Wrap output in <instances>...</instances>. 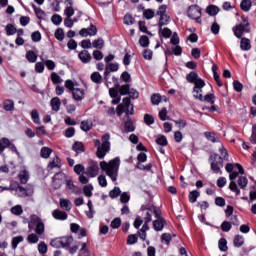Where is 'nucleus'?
Wrapping results in <instances>:
<instances>
[{
	"mask_svg": "<svg viewBox=\"0 0 256 256\" xmlns=\"http://www.w3.org/2000/svg\"><path fill=\"white\" fill-rule=\"evenodd\" d=\"M60 207L66 211H71V201L69 199H60Z\"/></svg>",
	"mask_w": 256,
	"mask_h": 256,
	"instance_id": "45",
	"label": "nucleus"
},
{
	"mask_svg": "<svg viewBox=\"0 0 256 256\" xmlns=\"http://www.w3.org/2000/svg\"><path fill=\"white\" fill-rule=\"evenodd\" d=\"M233 245L236 248L243 247V245H245V238L242 235H236L233 240Z\"/></svg>",
	"mask_w": 256,
	"mask_h": 256,
	"instance_id": "30",
	"label": "nucleus"
},
{
	"mask_svg": "<svg viewBox=\"0 0 256 256\" xmlns=\"http://www.w3.org/2000/svg\"><path fill=\"white\" fill-rule=\"evenodd\" d=\"M52 181L55 185V189H59V187H61V185H63V173H56L53 178Z\"/></svg>",
	"mask_w": 256,
	"mask_h": 256,
	"instance_id": "22",
	"label": "nucleus"
},
{
	"mask_svg": "<svg viewBox=\"0 0 256 256\" xmlns=\"http://www.w3.org/2000/svg\"><path fill=\"white\" fill-rule=\"evenodd\" d=\"M92 83H96V85H101L103 83V76L99 72H93L90 76Z\"/></svg>",
	"mask_w": 256,
	"mask_h": 256,
	"instance_id": "27",
	"label": "nucleus"
},
{
	"mask_svg": "<svg viewBox=\"0 0 256 256\" xmlns=\"http://www.w3.org/2000/svg\"><path fill=\"white\" fill-rule=\"evenodd\" d=\"M57 167H61V159L59 156H55L48 164V169H55Z\"/></svg>",
	"mask_w": 256,
	"mask_h": 256,
	"instance_id": "34",
	"label": "nucleus"
},
{
	"mask_svg": "<svg viewBox=\"0 0 256 256\" xmlns=\"http://www.w3.org/2000/svg\"><path fill=\"white\" fill-rule=\"evenodd\" d=\"M141 211H150L156 219H163V217H161V210L154 205L142 206Z\"/></svg>",
	"mask_w": 256,
	"mask_h": 256,
	"instance_id": "12",
	"label": "nucleus"
},
{
	"mask_svg": "<svg viewBox=\"0 0 256 256\" xmlns=\"http://www.w3.org/2000/svg\"><path fill=\"white\" fill-rule=\"evenodd\" d=\"M210 163V169L216 175H221V169H223V157H219V154L213 153L208 159Z\"/></svg>",
	"mask_w": 256,
	"mask_h": 256,
	"instance_id": "4",
	"label": "nucleus"
},
{
	"mask_svg": "<svg viewBox=\"0 0 256 256\" xmlns=\"http://www.w3.org/2000/svg\"><path fill=\"white\" fill-rule=\"evenodd\" d=\"M120 195H121V188L117 186L114 187V189L109 192L110 199H117V197H120Z\"/></svg>",
	"mask_w": 256,
	"mask_h": 256,
	"instance_id": "50",
	"label": "nucleus"
},
{
	"mask_svg": "<svg viewBox=\"0 0 256 256\" xmlns=\"http://www.w3.org/2000/svg\"><path fill=\"white\" fill-rule=\"evenodd\" d=\"M156 144L160 145V147H167V145H169V142L167 141V137L165 135H161L156 139Z\"/></svg>",
	"mask_w": 256,
	"mask_h": 256,
	"instance_id": "48",
	"label": "nucleus"
},
{
	"mask_svg": "<svg viewBox=\"0 0 256 256\" xmlns=\"http://www.w3.org/2000/svg\"><path fill=\"white\" fill-rule=\"evenodd\" d=\"M93 49H103L105 47V41L102 38H98L92 42Z\"/></svg>",
	"mask_w": 256,
	"mask_h": 256,
	"instance_id": "44",
	"label": "nucleus"
},
{
	"mask_svg": "<svg viewBox=\"0 0 256 256\" xmlns=\"http://www.w3.org/2000/svg\"><path fill=\"white\" fill-rule=\"evenodd\" d=\"M18 179L22 185H26L27 181H29V172H27V170H22L18 174Z\"/></svg>",
	"mask_w": 256,
	"mask_h": 256,
	"instance_id": "31",
	"label": "nucleus"
},
{
	"mask_svg": "<svg viewBox=\"0 0 256 256\" xmlns=\"http://www.w3.org/2000/svg\"><path fill=\"white\" fill-rule=\"evenodd\" d=\"M201 7H199V5H191L188 10H187V16L189 17V19H193L194 21H196V23H199V25H201L202 21H201Z\"/></svg>",
	"mask_w": 256,
	"mask_h": 256,
	"instance_id": "8",
	"label": "nucleus"
},
{
	"mask_svg": "<svg viewBox=\"0 0 256 256\" xmlns=\"http://www.w3.org/2000/svg\"><path fill=\"white\" fill-rule=\"evenodd\" d=\"M249 25V18L243 16L242 23L237 24L232 28L235 37H237V39H241L244 33H251V28L249 27Z\"/></svg>",
	"mask_w": 256,
	"mask_h": 256,
	"instance_id": "3",
	"label": "nucleus"
},
{
	"mask_svg": "<svg viewBox=\"0 0 256 256\" xmlns=\"http://www.w3.org/2000/svg\"><path fill=\"white\" fill-rule=\"evenodd\" d=\"M240 49L242 51H250L251 50V40H249L248 38H241Z\"/></svg>",
	"mask_w": 256,
	"mask_h": 256,
	"instance_id": "25",
	"label": "nucleus"
},
{
	"mask_svg": "<svg viewBox=\"0 0 256 256\" xmlns=\"http://www.w3.org/2000/svg\"><path fill=\"white\" fill-rule=\"evenodd\" d=\"M112 229H119L121 227V218H114L110 224Z\"/></svg>",
	"mask_w": 256,
	"mask_h": 256,
	"instance_id": "64",
	"label": "nucleus"
},
{
	"mask_svg": "<svg viewBox=\"0 0 256 256\" xmlns=\"http://www.w3.org/2000/svg\"><path fill=\"white\" fill-rule=\"evenodd\" d=\"M85 175L88 177H97L99 175V163L97 161L91 160L89 166L86 168Z\"/></svg>",
	"mask_w": 256,
	"mask_h": 256,
	"instance_id": "10",
	"label": "nucleus"
},
{
	"mask_svg": "<svg viewBox=\"0 0 256 256\" xmlns=\"http://www.w3.org/2000/svg\"><path fill=\"white\" fill-rule=\"evenodd\" d=\"M94 147L97 148L96 150V157L98 159H105V156L109 151H111V134L106 133L102 135L101 140L94 139Z\"/></svg>",
	"mask_w": 256,
	"mask_h": 256,
	"instance_id": "2",
	"label": "nucleus"
},
{
	"mask_svg": "<svg viewBox=\"0 0 256 256\" xmlns=\"http://www.w3.org/2000/svg\"><path fill=\"white\" fill-rule=\"evenodd\" d=\"M80 129L85 133L91 131L93 129V121L91 120H84L80 123Z\"/></svg>",
	"mask_w": 256,
	"mask_h": 256,
	"instance_id": "23",
	"label": "nucleus"
},
{
	"mask_svg": "<svg viewBox=\"0 0 256 256\" xmlns=\"http://www.w3.org/2000/svg\"><path fill=\"white\" fill-rule=\"evenodd\" d=\"M205 137L208 141H211V143H217V141H219V137H217L215 132H205Z\"/></svg>",
	"mask_w": 256,
	"mask_h": 256,
	"instance_id": "41",
	"label": "nucleus"
},
{
	"mask_svg": "<svg viewBox=\"0 0 256 256\" xmlns=\"http://www.w3.org/2000/svg\"><path fill=\"white\" fill-rule=\"evenodd\" d=\"M206 103H210V105H215V94H206L205 96H202V100Z\"/></svg>",
	"mask_w": 256,
	"mask_h": 256,
	"instance_id": "47",
	"label": "nucleus"
},
{
	"mask_svg": "<svg viewBox=\"0 0 256 256\" xmlns=\"http://www.w3.org/2000/svg\"><path fill=\"white\" fill-rule=\"evenodd\" d=\"M93 184H88L83 187L85 197H93Z\"/></svg>",
	"mask_w": 256,
	"mask_h": 256,
	"instance_id": "51",
	"label": "nucleus"
},
{
	"mask_svg": "<svg viewBox=\"0 0 256 256\" xmlns=\"http://www.w3.org/2000/svg\"><path fill=\"white\" fill-rule=\"evenodd\" d=\"M165 13H167V5L159 6L157 11V15L160 17L158 21V27H165V25H169L171 17H169Z\"/></svg>",
	"mask_w": 256,
	"mask_h": 256,
	"instance_id": "7",
	"label": "nucleus"
},
{
	"mask_svg": "<svg viewBox=\"0 0 256 256\" xmlns=\"http://www.w3.org/2000/svg\"><path fill=\"white\" fill-rule=\"evenodd\" d=\"M71 243H73V236H64L60 238H55L50 242L51 247H54L55 249H65L69 248L71 246Z\"/></svg>",
	"mask_w": 256,
	"mask_h": 256,
	"instance_id": "6",
	"label": "nucleus"
},
{
	"mask_svg": "<svg viewBox=\"0 0 256 256\" xmlns=\"http://www.w3.org/2000/svg\"><path fill=\"white\" fill-rule=\"evenodd\" d=\"M31 119L35 125H41V119L39 118V111L37 109L31 111Z\"/></svg>",
	"mask_w": 256,
	"mask_h": 256,
	"instance_id": "37",
	"label": "nucleus"
},
{
	"mask_svg": "<svg viewBox=\"0 0 256 256\" xmlns=\"http://www.w3.org/2000/svg\"><path fill=\"white\" fill-rule=\"evenodd\" d=\"M51 153H53V149L49 147L44 146L40 150V156L42 157V159H49V157H51Z\"/></svg>",
	"mask_w": 256,
	"mask_h": 256,
	"instance_id": "33",
	"label": "nucleus"
},
{
	"mask_svg": "<svg viewBox=\"0 0 256 256\" xmlns=\"http://www.w3.org/2000/svg\"><path fill=\"white\" fill-rule=\"evenodd\" d=\"M165 225H167V222L164 218L156 219L153 221V228L156 231H163V229H165Z\"/></svg>",
	"mask_w": 256,
	"mask_h": 256,
	"instance_id": "17",
	"label": "nucleus"
},
{
	"mask_svg": "<svg viewBox=\"0 0 256 256\" xmlns=\"http://www.w3.org/2000/svg\"><path fill=\"white\" fill-rule=\"evenodd\" d=\"M38 234H35V233H31L27 236V242L30 244V245H33L35 243H39V236H37Z\"/></svg>",
	"mask_w": 256,
	"mask_h": 256,
	"instance_id": "52",
	"label": "nucleus"
},
{
	"mask_svg": "<svg viewBox=\"0 0 256 256\" xmlns=\"http://www.w3.org/2000/svg\"><path fill=\"white\" fill-rule=\"evenodd\" d=\"M186 81L195 86L196 83H199V81H203V79L199 78V74L197 72L192 71L186 75Z\"/></svg>",
	"mask_w": 256,
	"mask_h": 256,
	"instance_id": "13",
	"label": "nucleus"
},
{
	"mask_svg": "<svg viewBox=\"0 0 256 256\" xmlns=\"http://www.w3.org/2000/svg\"><path fill=\"white\" fill-rule=\"evenodd\" d=\"M72 150L79 155V153H85V144L83 142L76 141L72 145Z\"/></svg>",
	"mask_w": 256,
	"mask_h": 256,
	"instance_id": "24",
	"label": "nucleus"
},
{
	"mask_svg": "<svg viewBox=\"0 0 256 256\" xmlns=\"http://www.w3.org/2000/svg\"><path fill=\"white\" fill-rule=\"evenodd\" d=\"M203 87H205V80H198V83L194 85L192 90L194 99L198 101L203 100Z\"/></svg>",
	"mask_w": 256,
	"mask_h": 256,
	"instance_id": "9",
	"label": "nucleus"
},
{
	"mask_svg": "<svg viewBox=\"0 0 256 256\" xmlns=\"http://www.w3.org/2000/svg\"><path fill=\"white\" fill-rule=\"evenodd\" d=\"M31 7H32V9L34 10L37 19H39L40 21H41V20H42V21H45V17H47V13H45V12L43 11V9H41V8H39V7H36V5L33 4V3L31 4Z\"/></svg>",
	"mask_w": 256,
	"mask_h": 256,
	"instance_id": "18",
	"label": "nucleus"
},
{
	"mask_svg": "<svg viewBox=\"0 0 256 256\" xmlns=\"http://www.w3.org/2000/svg\"><path fill=\"white\" fill-rule=\"evenodd\" d=\"M139 43H140L141 47H144V48L149 47V43H150L149 36H147V35L141 36L139 39Z\"/></svg>",
	"mask_w": 256,
	"mask_h": 256,
	"instance_id": "59",
	"label": "nucleus"
},
{
	"mask_svg": "<svg viewBox=\"0 0 256 256\" xmlns=\"http://www.w3.org/2000/svg\"><path fill=\"white\" fill-rule=\"evenodd\" d=\"M11 141L9 138H1L0 139V153H3L6 149H9V143Z\"/></svg>",
	"mask_w": 256,
	"mask_h": 256,
	"instance_id": "39",
	"label": "nucleus"
},
{
	"mask_svg": "<svg viewBox=\"0 0 256 256\" xmlns=\"http://www.w3.org/2000/svg\"><path fill=\"white\" fill-rule=\"evenodd\" d=\"M78 58L82 63L87 64L91 63V59H93V56H91V53H89V51L82 50L81 52H79Z\"/></svg>",
	"mask_w": 256,
	"mask_h": 256,
	"instance_id": "15",
	"label": "nucleus"
},
{
	"mask_svg": "<svg viewBox=\"0 0 256 256\" xmlns=\"http://www.w3.org/2000/svg\"><path fill=\"white\" fill-rule=\"evenodd\" d=\"M52 217L56 219V221H67V212L56 209L52 212Z\"/></svg>",
	"mask_w": 256,
	"mask_h": 256,
	"instance_id": "16",
	"label": "nucleus"
},
{
	"mask_svg": "<svg viewBox=\"0 0 256 256\" xmlns=\"http://www.w3.org/2000/svg\"><path fill=\"white\" fill-rule=\"evenodd\" d=\"M79 35L81 37H95V35H97V26L96 25H93V24H90V27L88 28H82L80 31H79Z\"/></svg>",
	"mask_w": 256,
	"mask_h": 256,
	"instance_id": "11",
	"label": "nucleus"
},
{
	"mask_svg": "<svg viewBox=\"0 0 256 256\" xmlns=\"http://www.w3.org/2000/svg\"><path fill=\"white\" fill-rule=\"evenodd\" d=\"M51 22L53 23V25H61V23H63V17H61V15L59 14H54L51 17Z\"/></svg>",
	"mask_w": 256,
	"mask_h": 256,
	"instance_id": "58",
	"label": "nucleus"
},
{
	"mask_svg": "<svg viewBox=\"0 0 256 256\" xmlns=\"http://www.w3.org/2000/svg\"><path fill=\"white\" fill-rule=\"evenodd\" d=\"M220 156L222 157V161H229V152H227V149H225V146H221L219 148Z\"/></svg>",
	"mask_w": 256,
	"mask_h": 256,
	"instance_id": "53",
	"label": "nucleus"
},
{
	"mask_svg": "<svg viewBox=\"0 0 256 256\" xmlns=\"http://www.w3.org/2000/svg\"><path fill=\"white\" fill-rule=\"evenodd\" d=\"M229 189L232 191V193H235V195L239 196L241 195V190L237 186V183L235 181H231L229 184Z\"/></svg>",
	"mask_w": 256,
	"mask_h": 256,
	"instance_id": "49",
	"label": "nucleus"
},
{
	"mask_svg": "<svg viewBox=\"0 0 256 256\" xmlns=\"http://www.w3.org/2000/svg\"><path fill=\"white\" fill-rule=\"evenodd\" d=\"M218 247H219V250L222 251V253H226V251L229 250V247L227 246V239L221 238L218 241Z\"/></svg>",
	"mask_w": 256,
	"mask_h": 256,
	"instance_id": "38",
	"label": "nucleus"
},
{
	"mask_svg": "<svg viewBox=\"0 0 256 256\" xmlns=\"http://www.w3.org/2000/svg\"><path fill=\"white\" fill-rule=\"evenodd\" d=\"M127 120L124 123V131L125 133H133L135 131V125L133 124V120L129 117V115H126Z\"/></svg>",
	"mask_w": 256,
	"mask_h": 256,
	"instance_id": "19",
	"label": "nucleus"
},
{
	"mask_svg": "<svg viewBox=\"0 0 256 256\" xmlns=\"http://www.w3.org/2000/svg\"><path fill=\"white\" fill-rule=\"evenodd\" d=\"M33 227H36V235H43V233H45V224L43 223L41 218L35 214L30 216V221L28 223L29 229H33Z\"/></svg>",
	"mask_w": 256,
	"mask_h": 256,
	"instance_id": "5",
	"label": "nucleus"
},
{
	"mask_svg": "<svg viewBox=\"0 0 256 256\" xmlns=\"http://www.w3.org/2000/svg\"><path fill=\"white\" fill-rule=\"evenodd\" d=\"M71 94L74 101H83L85 99V89L76 88Z\"/></svg>",
	"mask_w": 256,
	"mask_h": 256,
	"instance_id": "14",
	"label": "nucleus"
},
{
	"mask_svg": "<svg viewBox=\"0 0 256 256\" xmlns=\"http://www.w3.org/2000/svg\"><path fill=\"white\" fill-rule=\"evenodd\" d=\"M158 35L164 39H169L173 35V31H171L168 27H159Z\"/></svg>",
	"mask_w": 256,
	"mask_h": 256,
	"instance_id": "20",
	"label": "nucleus"
},
{
	"mask_svg": "<svg viewBox=\"0 0 256 256\" xmlns=\"http://www.w3.org/2000/svg\"><path fill=\"white\" fill-rule=\"evenodd\" d=\"M54 37L57 39V41H63V39H65V32L62 28H58L54 33Z\"/></svg>",
	"mask_w": 256,
	"mask_h": 256,
	"instance_id": "54",
	"label": "nucleus"
},
{
	"mask_svg": "<svg viewBox=\"0 0 256 256\" xmlns=\"http://www.w3.org/2000/svg\"><path fill=\"white\" fill-rule=\"evenodd\" d=\"M105 71H106V75H108L109 73H117V71H119V64L118 63L106 64Z\"/></svg>",
	"mask_w": 256,
	"mask_h": 256,
	"instance_id": "26",
	"label": "nucleus"
},
{
	"mask_svg": "<svg viewBox=\"0 0 256 256\" xmlns=\"http://www.w3.org/2000/svg\"><path fill=\"white\" fill-rule=\"evenodd\" d=\"M6 35L8 37H11V35H15L17 33V28L13 24H8L5 27Z\"/></svg>",
	"mask_w": 256,
	"mask_h": 256,
	"instance_id": "46",
	"label": "nucleus"
},
{
	"mask_svg": "<svg viewBox=\"0 0 256 256\" xmlns=\"http://www.w3.org/2000/svg\"><path fill=\"white\" fill-rule=\"evenodd\" d=\"M11 214L16 215L19 217V215H23V207L21 205H16L11 208Z\"/></svg>",
	"mask_w": 256,
	"mask_h": 256,
	"instance_id": "55",
	"label": "nucleus"
},
{
	"mask_svg": "<svg viewBox=\"0 0 256 256\" xmlns=\"http://www.w3.org/2000/svg\"><path fill=\"white\" fill-rule=\"evenodd\" d=\"M51 81L53 85H59V83H61L63 80L61 79V76H59V74H57L56 72H52Z\"/></svg>",
	"mask_w": 256,
	"mask_h": 256,
	"instance_id": "57",
	"label": "nucleus"
},
{
	"mask_svg": "<svg viewBox=\"0 0 256 256\" xmlns=\"http://www.w3.org/2000/svg\"><path fill=\"white\" fill-rule=\"evenodd\" d=\"M201 196V193L197 190H193L189 193L188 199L190 203H197V199Z\"/></svg>",
	"mask_w": 256,
	"mask_h": 256,
	"instance_id": "35",
	"label": "nucleus"
},
{
	"mask_svg": "<svg viewBox=\"0 0 256 256\" xmlns=\"http://www.w3.org/2000/svg\"><path fill=\"white\" fill-rule=\"evenodd\" d=\"M38 252L40 255H45L47 253V244H45V242H40L38 244Z\"/></svg>",
	"mask_w": 256,
	"mask_h": 256,
	"instance_id": "63",
	"label": "nucleus"
},
{
	"mask_svg": "<svg viewBox=\"0 0 256 256\" xmlns=\"http://www.w3.org/2000/svg\"><path fill=\"white\" fill-rule=\"evenodd\" d=\"M50 106L52 107V111H55L56 113L59 112L61 109V99H59V97L52 98Z\"/></svg>",
	"mask_w": 256,
	"mask_h": 256,
	"instance_id": "21",
	"label": "nucleus"
},
{
	"mask_svg": "<svg viewBox=\"0 0 256 256\" xmlns=\"http://www.w3.org/2000/svg\"><path fill=\"white\" fill-rule=\"evenodd\" d=\"M23 236H16L12 239V249H17L19 243H23Z\"/></svg>",
	"mask_w": 256,
	"mask_h": 256,
	"instance_id": "60",
	"label": "nucleus"
},
{
	"mask_svg": "<svg viewBox=\"0 0 256 256\" xmlns=\"http://www.w3.org/2000/svg\"><path fill=\"white\" fill-rule=\"evenodd\" d=\"M252 6L253 3L251 2V0H242L240 3V9H242L245 13L251 11Z\"/></svg>",
	"mask_w": 256,
	"mask_h": 256,
	"instance_id": "32",
	"label": "nucleus"
},
{
	"mask_svg": "<svg viewBox=\"0 0 256 256\" xmlns=\"http://www.w3.org/2000/svg\"><path fill=\"white\" fill-rule=\"evenodd\" d=\"M221 231H223V233H229V230L232 229V225L229 221H224L221 224Z\"/></svg>",
	"mask_w": 256,
	"mask_h": 256,
	"instance_id": "61",
	"label": "nucleus"
},
{
	"mask_svg": "<svg viewBox=\"0 0 256 256\" xmlns=\"http://www.w3.org/2000/svg\"><path fill=\"white\" fill-rule=\"evenodd\" d=\"M37 55L34 51L29 50L26 52V59L29 61V63H36L37 62Z\"/></svg>",
	"mask_w": 256,
	"mask_h": 256,
	"instance_id": "40",
	"label": "nucleus"
},
{
	"mask_svg": "<svg viewBox=\"0 0 256 256\" xmlns=\"http://www.w3.org/2000/svg\"><path fill=\"white\" fill-rule=\"evenodd\" d=\"M119 165H121V159L119 157L110 160L108 163L105 161L100 162L101 170L105 171L113 183L117 181V177L119 176Z\"/></svg>",
	"mask_w": 256,
	"mask_h": 256,
	"instance_id": "1",
	"label": "nucleus"
},
{
	"mask_svg": "<svg viewBox=\"0 0 256 256\" xmlns=\"http://www.w3.org/2000/svg\"><path fill=\"white\" fill-rule=\"evenodd\" d=\"M79 256H91V251H89V248H87V243H82V246L79 250Z\"/></svg>",
	"mask_w": 256,
	"mask_h": 256,
	"instance_id": "42",
	"label": "nucleus"
},
{
	"mask_svg": "<svg viewBox=\"0 0 256 256\" xmlns=\"http://www.w3.org/2000/svg\"><path fill=\"white\" fill-rule=\"evenodd\" d=\"M130 90H131V86L129 84L121 85L118 88L119 94L122 96L129 95Z\"/></svg>",
	"mask_w": 256,
	"mask_h": 256,
	"instance_id": "43",
	"label": "nucleus"
},
{
	"mask_svg": "<svg viewBox=\"0 0 256 256\" xmlns=\"http://www.w3.org/2000/svg\"><path fill=\"white\" fill-rule=\"evenodd\" d=\"M248 183H249V180H247V177H245V176L238 177V185H239L240 189H245V187H247Z\"/></svg>",
	"mask_w": 256,
	"mask_h": 256,
	"instance_id": "56",
	"label": "nucleus"
},
{
	"mask_svg": "<svg viewBox=\"0 0 256 256\" xmlns=\"http://www.w3.org/2000/svg\"><path fill=\"white\" fill-rule=\"evenodd\" d=\"M4 111H14L15 110V102L11 99H6L3 101Z\"/></svg>",
	"mask_w": 256,
	"mask_h": 256,
	"instance_id": "29",
	"label": "nucleus"
},
{
	"mask_svg": "<svg viewBox=\"0 0 256 256\" xmlns=\"http://www.w3.org/2000/svg\"><path fill=\"white\" fill-rule=\"evenodd\" d=\"M219 7L215 6V5H209L206 8V13L210 15V17H215V15H217V13H219Z\"/></svg>",
	"mask_w": 256,
	"mask_h": 256,
	"instance_id": "36",
	"label": "nucleus"
},
{
	"mask_svg": "<svg viewBox=\"0 0 256 256\" xmlns=\"http://www.w3.org/2000/svg\"><path fill=\"white\" fill-rule=\"evenodd\" d=\"M143 17H145L149 21L150 19H153V17H155V11H153L152 9H146L143 12Z\"/></svg>",
	"mask_w": 256,
	"mask_h": 256,
	"instance_id": "62",
	"label": "nucleus"
},
{
	"mask_svg": "<svg viewBox=\"0 0 256 256\" xmlns=\"http://www.w3.org/2000/svg\"><path fill=\"white\" fill-rule=\"evenodd\" d=\"M16 191L20 197H29V196L33 195V190H27V189L23 188L22 186H18L16 188Z\"/></svg>",
	"mask_w": 256,
	"mask_h": 256,
	"instance_id": "28",
	"label": "nucleus"
}]
</instances>
